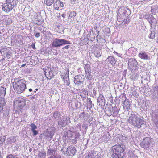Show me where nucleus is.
Wrapping results in <instances>:
<instances>
[{
	"label": "nucleus",
	"mask_w": 158,
	"mask_h": 158,
	"mask_svg": "<svg viewBox=\"0 0 158 158\" xmlns=\"http://www.w3.org/2000/svg\"><path fill=\"white\" fill-rule=\"evenodd\" d=\"M128 121L138 128H144L146 127L143 119L138 117L137 114L134 112H132L130 115Z\"/></svg>",
	"instance_id": "1"
},
{
	"label": "nucleus",
	"mask_w": 158,
	"mask_h": 158,
	"mask_svg": "<svg viewBox=\"0 0 158 158\" xmlns=\"http://www.w3.org/2000/svg\"><path fill=\"white\" fill-rule=\"evenodd\" d=\"M125 146L123 144L115 145L112 147V156L113 158H123L124 156Z\"/></svg>",
	"instance_id": "2"
},
{
	"label": "nucleus",
	"mask_w": 158,
	"mask_h": 158,
	"mask_svg": "<svg viewBox=\"0 0 158 158\" xmlns=\"http://www.w3.org/2000/svg\"><path fill=\"white\" fill-rule=\"evenodd\" d=\"M26 82L23 79L19 78L15 79L13 83V86L14 90L18 94H21L23 92L26 88Z\"/></svg>",
	"instance_id": "3"
},
{
	"label": "nucleus",
	"mask_w": 158,
	"mask_h": 158,
	"mask_svg": "<svg viewBox=\"0 0 158 158\" xmlns=\"http://www.w3.org/2000/svg\"><path fill=\"white\" fill-rule=\"evenodd\" d=\"M69 41L64 39H60L58 38H55L53 40L52 44V46L54 47H59L63 45L70 44Z\"/></svg>",
	"instance_id": "4"
},
{
	"label": "nucleus",
	"mask_w": 158,
	"mask_h": 158,
	"mask_svg": "<svg viewBox=\"0 0 158 158\" xmlns=\"http://www.w3.org/2000/svg\"><path fill=\"white\" fill-rule=\"evenodd\" d=\"M154 142L153 140L149 137H146L144 139L141 143L142 146L145 149H147L149 147L152 146Z\"/></svg>",
	"instance_id": "5"
},
{
	"label": "nucleus",
	"mask_w": 158,
	"mask_h": 158,
	"mask_svg": "<svg viewBox=\"0 0 158 158\" xmlns=\"http://www.w3.org/2000/svg\"><path fill=\"white\" fill-rule=\"evenodd\" d=\"M84 69L85 72V76L86 78L88 80H91L92 76L91 74V69L90 65L89 64L86 65L85 66Z\"/></svg>",
	"instance_id": "6"
},
{
	"label": "nucleus",
	"mask_w": 158,
	"mask_h": 158,
	"mask_svg": "<svg viewBox=\"0 0 158 158\" xmlns=\"http://www.w3.org/2000/svg\"><path fill=\"white\" fill-rule=\"evenodd\" d=\"M13 8L14 7L11 5L6 2L2 5V10L6 13H8L12 10Z\"/></svg>",
	"instance_id": "7"
},
{
	"label": "nucleus",
	"mask_w": 158,
	"mask_h": 158,
	"mask_svg": "<svg viewBox=\"0 0 158 158\" xmlns=\"http://www.w3.org/2000/svg\"><path fill=\"white\" fill-rule=\"evenodd\" d=\"M128 67L130 68L135 67L138 64L136 59L134 58H130L128 60Z\"/></svg>",
	"instance_id": "8"
},
{
	"label": "nucleus",
	"mask_w": 158,
	"mask_h": 158,
	"mask_svg": "<svg viewBox=\"0 0 158 158\" xmlns=\"http://www.w3.org/2000/svg\"><path fill=\"white\" fill-rule=\"evenodd\" d=\"M44 73L46 77L48 79H51L53 77L52 72L50 68H48V69H45L44 70Z\"/></svg>",
	"instance_id": "9"
},
{
	"label": "nucleus",
	"mask_w": 158,
	"mask_h": 158,
	"mask_svg": "<svg viewBox=\"0 0 158 158\" xmlns=\"http://www.w3.org/2000/svg\"><path fill=\"white\" fill-rule=\"evenodd\" d=\"M138 56L141 59L148 60L150 59V57L147 53L144 52H141L138 55Z\"/></svg>",
	"instance_id": "10"
},
{
	"label": "nucleus",
	"mask_w": 158,
	"mask_h": 158,
	"mask_svg": "<svg viewBox=\"0 0 158 158\" xmlns=\"http://www.w3.org/2000/svg\"><path fill=\"white\" fill-rule=\"evenodd\" d=\"M15 103L17 104L18 106L21 109L25 105L24 100L22 98H19L15 101Z\"/></svg>",
	"instance_id": "11"
},
{
	"label": "nucleus",
	"mask_w": 158,
	"mask_h": 158,
	"mask_svg": "<svg viewBox=\"0 0 158 158\" xmlns=\"http://www.w3.org/2000/svg\"><path fill=\"white\" fill-rule=\"evenodd\" d=\"M6 88L2 86L0 88V101H5L4 98L6 94Z\"/></svg>",
	"instance_id": "12"
},
{
	"label": "nucleus",
	"mask_w": 158,
	"mask_h": 158,
	"mask_svg": "<svg viewBox=\"0 0 158 158\" xmlns=\"http://www.w3.org/2000/svg\"><path fill=\"white\" fill-rule=\"evenodd\" d=\"M118 11L122 12V14L126 15H128L130 13L131 11L129 9L126 7H123L120 8L118 10Z\"/></svg>",
	"instance_id": "13"
},
{
	"label": "nucleus",
	"mask_w": 158,
	"mask_h": 158,
	"mask_svg": "<svg viewBox=\"0 0 158 158\" xmlns=\"http://www.w3.org/2000/svg\"><path fill=\"white\" fill-rule=\"evenodd\" d=\"M84 81V79L80 75H77L74 77V82L76 84H79L82 83Z\"/></svg>",
	"instance_id": "14"
},
{
	"label": "nucleus",
	"mask_w": 158,
	"mask_h": 158,
	"mask_svg": "<svg viewBox=\"0 0 158 158\" xmlns=\"http://www.w3.org/2000/svg\"><path fill=\"white\" fill-rule=\"evenodd\" d=\"M64 6L63 3L60 1H56L53 5V7L56 10H59V7H63Z\"/></svg>",
	"instance_id": "15"
},
{
	"label": "nucleus",
	"mask_w": 158,
	"mask_h": 158,
	"mask_svg": "<svg viewBox=\"0 0 158 158\" xmlns=\"http://www.w3.org/2000/svg\"><path fill=\"white\" fill-rule=\"evenodd\" d=\"M31 130L33 133V135L36 136L38 134L37 131L36 130L37 129V126L34 123H31L30 125Z\"/></svg>",
	"instance_id": "16"
},
{
	"label": "nucleus",
	"mask_w": 158,
	"mask_h": 158,
	"mask_svg": "<svg viewBox=\"0 0 158 158\" xmlns=\"http://www.w3.org/2000/svg\"><path fill=\"white\" fill-rule=\"evenodd\" d=\"M67 150L68 151V153L70 152L71 155H74L76 152V150L75 147L71 145L67 148Z\"/></svg>",
	"instance_id": "17"
},
{
	"label": "nucleus",
	"mask_w": 158,
	"mask_h": 158,
	"mask_svg": "<svg viewBox=\"0 0 158 158\" xmlns=\"http://www.w3.org/2000/svg\"><path fill=\"white\" fill-rule=\"evenodd\" d=\"M64 80V83L67 86H68L70 84V82L69 80V73L68 72L65 74V75L63 78Z\"/></svg>",
	"instance_id": "18"
},
{
	"label": "nucleus",
	"mask_w": 158,
	"mask_h": 158,
	"mask_svg": "<svg viewBox=\"0 0 158 158\" xmlns=\"http://www.w3.org/2000/svg\"><path fill=\"white\" fill-rule=\"evenodd\" d=\"M107 60L113 66H114L117 62L115 59L112 56H109L107 58Z\"/></svg>",
	"instance_id": "19"
},
{
	"label": "nucleus",
	"mask_w": 158,
	"mask_h": 158,
	"mask_svg": "<svg viewBox=\"0 0 158 158\" xmlns=\"http://www.w3.org/2000/svg\"><path fill=\"white\" fill-rule=\"evenodd\" d=\"M150 23V27L152 28V25H155L157 24V22L156 19L152 15L151 19L148 21Z\"/></svg>",
	"instance_id": "20"
},
{
	"label": "nucleus",
	"mask_w": 158,
	"mask_h": 158,
	"mask_svg": "<svg viewBox=\"0 0 158 158\" xmlns=\"http://www.w3.org/2000/svg\"><path fill=\"white\" fill-rule=\"evenodd\" d=\"M110 138V133L108 132L105 134L102 137V140L103 142L105 143L109 140Z\"/></svg>",
	"instance_id": "21"
},
{
	"label": "nucleus",
	"mask_w": 158,
	"mask_h": 158,
	"mask_svg": "<svg viewBox=\"0 0 158 158\" xmlns=\"http://www.w3.org/2000/svg\"><path fill=\"white\" fill-rule=\"evenodd\" d=\"M6 2L11 5L14 7L17 5L18 3L17 0H6Z\"/></svg>",
	"instance_id": "22"
},
{
	"label": "nucleus",
	"mask_w": 158,
	"mask_h": 158,
	"mask_svg": "<svg viewBox=\"0 0 158 158\" xmlns=\"http://www.w3.org/2000/svg\"><path fill=\"white\" fill-rule=\"evenodd\" d=\"M125 98H126V97H125ZM123 104L124 105V107L126 109L129 108L131 106L128 100L127 99H125Z\"/></svg>",
	"instance_id": "23"
},
{
	"label": "nucleus",
	"mask_w": 158,
	"mask_h": 158,
	"mask_svg": "<svg viewBox=\"0 0 158 158\" xmlns=\"http://www.w3.org/2000/svg\"><path fill=\"white\" fill-rule=\"evenodd\" d=\"M16 141L15 137V136H12L8 138L7 142V143L11 144L14 143Z\"/></svg>",
	"instance_id": "24"
},
{
	"label": "nucleus",
	"mask_w": 158,
	"mask_h": 158,
	"mask_svg": "<svg viewBox=\"0 0 158 158\" xmlns=\"http://www.w3.org/2000/svg\"><path fill=\"white\" fill-rule=\"evenodd\" d=\"M105 112L108 116H110L112 114V111H111L110 108L109 107L106 108L105 109Z\"/></svg>",
	"instance_id": "25"
},
{
	"label": "nucleus",
	"mask_w": 158,
	"mask_h": 158,
	"mask_svg": "<svg viewBox=\"0 0 158 158\" xmlns=\"http://www.w3.org/2000/svg\"><path fill=\"white\" fill-rule=\"evenodd\" d=\"M12 19L9 18L7 19H5L4 24L6 26H9L12 23Z\"/></svg>",
	"instance_id": "26"
},
{
	"label": "nucleus",
	"mask_w": 158,
	"mask_h": 158,
	"mask_svg": "<svg viewBox=\"0 0 158 158\" xmlns=\"http://www.w3.org/2000/svg\"><path fill=\"white\" fill-rule=\"evenodd\" d=\"M47 153L48 155L49 156L55 155V150L52 148H50L48 149L47 151Z\"/></svg>",
	"instance_id": "27"
},
{
	"label": "nucleus",
	"mask_w": 158,
	"mask_h": 158,
	"mask_svg": "<svg viewBox=\"0 0 158 158\" xmlns=\"http://www.w3.org/2000/svg\"><path fill=\"white\" fill-rule=\"evenodd\" d=\"M5 101H0V113L2 112L3 109V106L5 105Z\"/></svg>",
	"instance_id": "28"
},
{
	"label": "nucleus",
	"mask_w": 158,
	"mask_h": 158,
	"mask_svg": "<svg viewBox=\"0 0 158 158\" xmlns=\"http://www.w3.org/2000/svg\"><path fill=\"white\" fill-rule=\"evenodd\" d=\"M105 101L104 97L102 94H100L99 96L97 99V102L100 103L101 101L104 102Z\"/></svg>",
	"instance_id": "29"
},
{
	"label": "nucleus",
	"mask_w": 158,
	"mask_h": 158,
	"mask_svg": "<svg viewBox=\"0 0 158 158\" xmlns=\"http://www.w3.org/2000/svg\"><path fill=\"white\" fill-rule=\"evenodd\" d=\"M54 0H45V3L48 6H51L54 2Z\"/></svg>",
	"instance_id": "30"
},
{
	"label": "nucleus",
	"mask_w": 158,
	"mask_h": 158,
	"mask_svg": "<svg viewBox=\"0 0 158 158\" xmlns=\"http://www.w3.org/2000/svg\"><path fill=\"white\" fill-rule=\"evenodd\" d=\"M9 50L6 47H4L0 50V52L2 55H5V53Z\"/></svg>",
	"instance_id": "31"
},
{
	"label": "nucleus",
	"mask_w": 158,
	"mask_h": 158,
	"mask_svg": "<svg viewBox=\"0 0 158 158\" xmlns=\"http://www.w3.org/2000/svg\"><path fill=\"white\" fill-rule=\"evenodd\" d=\"M156 32L154 31H151V33L149 35V37L150 39H153L155 37Z\"/></svg>",
	"instance_id": "32"
},
{
	"label": "nucleus",
	"mask_w": 158,
	"mask_h": 158,
	"mask_svg": "<svg viewBox=\"0 0 158 158\" xmlns=\"http://www.w3.org/2000/svg\"><path fill=\"white\" fill-rule=\"evenodd\" d=\"M69 19H71L72 18L74 19V17L76 15V13L74 11H71L69 12Z\"/></svg>",
	"instance_id": "33"
},
{
	"label": "nucleus",
	"mask_w": 158,
	"mask_h": 158,
	"mask_svg": "<svg viewBox=\"0 0 158 158\" xmlns=\"http://www.w3.org/2000/svg\"><path fill=\"white\" fill-rule=\"evenodd\" d=\"M154 96L158 98V87H155L154 89V92L153 93Z\"/></svg>",
	"instance_id": "34"
},
{
	"label": "nucleus",
	"mask_w": 158,
	"mask_h": 158,
	"mask_svg": "<svg viewBox=\"0 0 158 158\" xmlns=\"http://www.w3.org/2000/svg\"><path fill=\"white\" fill-rule=\"evenodd\" d=\"M74 132L70 130H69L67 132L66 135L69 138L71 137L73 135Z\"/></svg>",
	"instance_id": "35"
},
{
	"label": "nucleus",
	"mask_w": 158,
	"mask_h": 158,
	"mask_svg": "<svg viewBox=\"0 0 158 158\" xmlns=\"http://www.w3.org/2000/svg\"><path fill=\"white\" fill-rule=\"evenodd\" d=\"M54 134V131H51L48 133V135H47V137L48 138H50L51 139H52Z\"/></svg>",
	"instance_id": "36"
},
{
	"label": "nucleus",
	"mask_w": 158,
	"mask_h": 158,
	"mask_svg": "<svg viewBox=\"0 0 158 158\" xmlns=\"http://www.w3.org/2000/svg\"><path fill=\"white\" fill-rule=\"evenodd\" d=\"M152 15L150 14H146L143 16V18L147 19L148 21H149V19H151L152 17Z\"/></svg>",
	"instance_id": "37"
},
{
	"label": "nucleus",
	"mask_w": 158,
	"mask_h": 158,
	"mask_svg": "<svg viewBox=\"0 0 158 158\" xmlns=\"http://www.w3.org/2000/svg\"><path fill=\"white\" fill-rule=\"evenodd\" d=\"M112 112H113L114 114H118V110L116 106H114V107H112Z\"/></svg>",
	"instance_id": "38"
},
{
	"label": "nucleus",
	"mask_w": 158,
	"mask_h": 158,
	"mask_svg": "<svg viewBox=\"0 0 158 158\" xmlns=\"http://www.w3.org/2000/svg\"><path fill=\"white\" fill-rule=\"evenodd\" d=\"M11 52L9 50H8L5 53V55L6 56V57L7 58V59H9L11 56Z\"/></svg>",
	"instance_id": "39"
},
{
	"label": "nucleus",
	"mask_w": 158,
	"mask_h": 158,
	"mask_svg": "<svg viewBox=\"0 0 158 158\" xmlns=\"http://www.w3.org/2000/svg\"><path fill=\"white\" fill-rule=\"evenodd\" d=\"M6 139V137L4 136H1L0 137V145L2 144L5 142Z\"/></svg>",
	"instance_id": "40"
},
{
	"label": "nucleus",
	"mask_w": 158,
	"mask_h": 158,
	"mask_svg": "<svg viewBox=\"0 0 158 158\" xmlns=\"http://www.w3.org/2000/svg\"><path fill=\"white\" fill-rule=\"evenodd\" d=\"M53 117L56 119L59 118L60 117V114L58 112L54 113L53 114Z\"/></svg>",
	"instance_id": "41"
},
{
	"label": "nucleus",
	"mask_w": 158,
	"mask_h": 158,
	"mask_svg": "<svg viewBox=\"0 0 158 158\" xmlns=\"http://www.w3.org/2000/svg\"><path fill=\"white\" fill-rule=\"evenodd\" d=\"M58 124L60 127H63L66 125V124L64 123L63 120H61L58 122Z\"/></svg>",
	"instance_id": "42"
},
{
	"label": "nucleus",
	"mask_w": 158,
	"mask_h": 158,
	"mask_svg": "<svg viewBox=\"0 0 158 158\" xmlns=\"http://www.w3.org/2000/svg\"><path fill=\"white\" fill-rule=\"evenodd\" d=\"M63 120L64 123H65L66 125L68 123H69V118L64 117Z\"/></svg>",
	"instance_id": "43"
},
{
	"label": "nucleus",
	"mask_w": 158,
	"mask_h": 158,
	"mask_svg": "<svg viewBox=\"0 0 158 158\" xmlns=\"http://www.w3.org/2000/svg\"><path fill=\"white\" fill-rule=\"evenodd\" d=\"M34 35L36 37L38 38L40 37V34L39 33L37 32L35 30H34Z\"/></svg>",
	"instance_id": "44"
},
{
	"label": "nucleus",
	"mask_w": 158,
	"mask_h": 158,
	"mask_svg": "<svg viewBox=\"0 0 158 158\" xmlns=\"http://www.w3.org/2000/svg\"><path fill=\"white\" fill-rule=\"evenodd\" d=\"M94 54L95 55V56L97 57H100L101 56V55L100 54V53L99 52H95Z\"/></svg>",
	"instance_id": "45"
},
{
	"label": "nucleus",
	"mask_w": 158,
	"mask_h": 158,
	"mask_svg": "<svg viewBox=\"0 0 158 158\" xmlns=\"http://www.w3.org/2000/svg\"><path fill=\"white\" fill-rule=\"evenodd\" d=\"M88 106L89 107H92V101L90 99L88 102Z\"/></svg>",
	"instance_id": "46"
},
{
	"label": "nucleus",
	"mask_w": 158,
	"mask_h": 158,
	"mask_svg": "<svg viewBox=\"0 0 158 158\" xmlns=\"http://www.w3.org/2000/svg\"><path fill=\"white\" fill-rule=\"evenodd\" d=\"M6 158H16V157L14 156L12 154H10Z\"/></svg>",
	"instance_id": "47"
},
{
	"label": "nucleus",
	"mask_w": 158,
	"mask_h": 158,
	"mask_svg": "<svg viewBox=\"0 0 158 158\" xmlns=\"http://www.w3.org/2000/svg\"><path fill=\"white\" fill-rule=\"evenodd\" d=\"M49 158H60V157L59 156H56L55 155L50 156Z\"/></svg>",
	"instance_id": "48"
},
{
	"label": "nucleus",
	"mask_w": 158,
	"mask_h": 158,
	"mask_svg": "<svg viewBox=\"0 0 158 158\" xmlns=\"http://www.w3.org/2000/svg\"><path fill=\"white\" fill-rule=\"evenodd\" d=\"M69 45H67L64 47H63V48H62V49H63V50H64V49H68L69 48Z\"/></svg>",
	"instance_id": "49"
},
{
	"label": "nucleus",
	"mask_w": 158,
	"mask_h": 158,
	"mask_svg": "<svg viewBox=\"0 0 158 158\" xmlns=\"http://www.w3.org/2000/svg\"><path fill=\"white\" fill-rule=\"evenodd\" d=\"M19 147L15 146L14 147V150L15 151H19Z\"/></svg>",
	"instance_id": "50"
},
{
	"label": "nucleus",
	"mask_w": 158,
	"mask_h": 158,
	"mask_svg": "<svg viewBox=\"0 0 158 158\" xmlns=\"http://www.w3.org/2000/svg\"><path fill=\"white\" fill-rule=\"evenodd\" d=\"M31 46L33 49H35V44L34 43H32V44H31Z\"/></svg>",
	"instance_id": "51"
},
{
	"label": "nucleus",
	"mask_w": 158,
	"mask_h": 158,
	"mask_svg": "<svg viewBox=\"0 0 158 158\" xmlns=\"http://www.w3.org/2000/svg\"><path fill=\"white\" fill-rule=\"evenodd\" d=\"M116 54L118 56L122 57V54H119L117 52L116 53Z\"/></svg>",
	"instance_id": "52"
},
{
	"label": "nucleus",
	"mask_w": 158,
	"mask_h": 158,
	"mask_svg": "<svg viewBox=\"0 0 158 158\" xmlns=\"http://www.w3.org/2000/svg\"><path fill=\"white\" fill-rule=\"evenodd\" d=\"M3 114H4V116L6 117H7L8 114V113H7V112H6V113H4Z\"/></svg>",
	"instance_id": "53"
},
{
	"label": "nucleus",
	"mask_w": 158,
	"mask_h": 158,
	"mask_svg": "<svg viewBox=\"0 0 158 158\" xmlns=\"http://www.w3.org/2000/svg\"><path fill=\"white\" fill-rule=\"evenodd\" d=\"M61 16L63 18H65L66 16V14H63L61 15Z\"/></svg>",
	"instance_id": "54"
},
{
	"label": "nucleus",
	"mask_w": 158,
	"mask_h": 158,
	"mask_svg": "<svg viewBox=\"0 0 158 158\" xmlns=\"http://www.w3.org/2000/svg\"><path fill=\"white\" fill-rule=\"evenodd\" d=\"M26 65L25 64H23L21 65V67H24Z\"/></svg>",
	"instance_id": "55"
},
{
	"label": "nucleus",
	"mask_w": 158,
	"mask_h": 158,
	"mask_svg": "<svg viewBox=\"0 0 158 158\" xmlns=\"http://www.w3.org/2000/svg\"><path fill=\"white\" fill-rule=\"evenodd\" d=\"M29 92H31L32 91V90L31 89H29Z\"/></svg>",
	"instance_id": "56"
},
{
	"label": "nucleus",
	"mask_w": 158,
	"mask_h": 158,
	"mask_svg": "<svg viewBox=\"0 0 158 158\" xmlns=\"http://www.w3.org/2000/svg\"><path fill=\"white\" fill-rule=\"evenodd\" d=\"M79 135L78 134L76 135V137H75V138L77 137V136H78Z\"/></svg>",
	"instance_id": "57"
},
{
	"label": "nucleus",
	"mask_w": 158,
	"mask_h": 158,
	"mask_svg": "<svg viewBox=\"0 0 158 158\" xmlns=\"http://www.w3.org/2000/svg\"><path fill=\"white\" fill-rule=\"evenodd\" d=\"M84 114V112L81 113V115L82 116V114Z\"/></svg>",
	"instance_id": "58"
},
{
	"label": "nucleus",
	"mask_w": 158,
	"mask_h": 158,
	"mask_svg": "<svg viewBox=\"0 0 158 158\" xmlns=\"http://www.w3.org/2000/svg\"><path fill=\"white\" fill-rule=\"evenodd\" d=\"M89 158H92V157H91L90 156H89Z\"/></svg>",
	"instance_id": "59"
},
{
	"label": "nucleus",
	"mask_w": 158,
	"mask_h": 158,
	"mask_svg": "<svg viewBox=\"0 0 158 158\" xmlns=\"http://www.w3.org/2000/svg\"><path fill=\"white\" fill-rule=\"evenodd\" d=\"M35 90H36V91L38 90V89H35Z\"/></svg>",
	"instance_id": "60"
},
{
	"label": "nucleus",
	"mask_w": 158,
	"mask_h": 158,
	"mask_svg": "<svg viewBox=\"0 0 158 158\" xmlns=\"http://www.w3.org/2000/svg\"><path fill=\"white\" fill-rule=\"evenodd\" d=\"M153 99H154V96H153Z\"/></svg>",
	"instance_id": "61"
},
{
	"label": "nucleus",
	"mask_w": 158,
	"mask_h": 158,
	"mask_svg": "<svg viewBox=\"0 0 158 158\" xmlns=\"http://www.w3.org/2000/svg\"><path fill=\"white\" fill-rule=\"evenodd\" d=\"M4 60V58H3V60Z\"/></svg>",
	"instance_id": "62"
},
{
	"label": "nucleus",
	"mask_w": 158,
	"mask_h": 158,
	"mask_svg": "<svg viewBox=\"0 0 158 158\" xmlns=\"http://www.w3.org/2000/svg\"><path fill=\"white\" fill-rule=\"evenodd\" d=\"M157 55H158V53L157 54Z\"/></svg>",
	"instance_id": "63"
}]
</instances>
